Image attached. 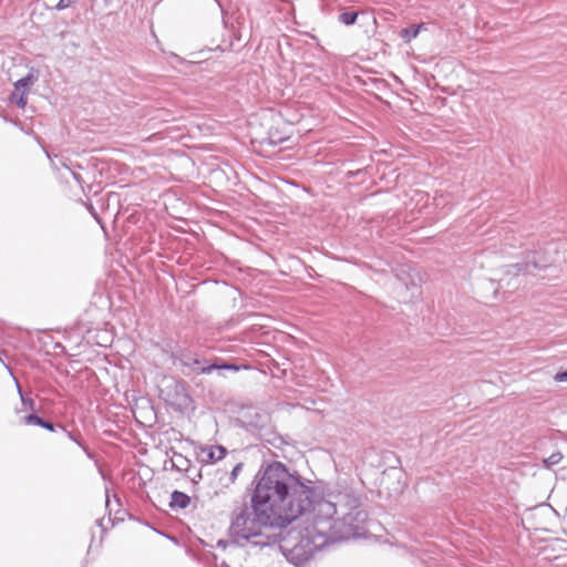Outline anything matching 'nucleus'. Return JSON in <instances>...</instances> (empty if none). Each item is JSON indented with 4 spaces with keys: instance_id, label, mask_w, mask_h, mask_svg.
Wrapping results in <instances>:
<instances>
[{
    "instance_id": "19",
    "label": "nucleus",
    "mask_w": 567,
    "mask_h": 567,
    "mask_svg": "<svg viewBox=\"0 0 567 567\" xmlns=\"http://www.w3.org/2000/svg\"><path fill=\"white\" fill-rule=\"evenodd\" d=\"M17 386H18V392H19V394H20V398H21L22 404H23L25 408L30 409V410H34V409H35V406H34V405H35L34 400H33V399H30V398H25V396L23 395V393H22V390H21L20 385H19V384H17Z\"/></svg>"
},
{
    "instance_id": "10",
    "label": "nucleus",
    "mask_w": 567,
    "mask_h": 567,
    "mask_svg": "<svg viewBox=\"0 0 567 567\" xmlns=\"http://www.w3.org/2000/svg\"><path fill=\"white\" fill-rule=\"evenodd\" d=\"M318 511L319 514H322L326 518H332L337 514V507L334 503L323 499L322 493L319 491L318 501L313 503V507L309 511Z\"/></svg>"
},
{
    "instance_id": "13",
    "label": "nucleus",
    "mask_w": 567,
    "mask_h": 567,
    "mask_svg": "<svg viewBox=\"0 0 567 567\" xmlns=\"http://www.w3.org/2000/svg\"><path fill=\"white\" fill-rule=\"evenodd\" d=\"M23 422L27 425H39L41 427H44L51 432L54 431V424L45 421L44 419L38 416L37 414H29L23 417Z\"/></svg>"
},
{
    "instance_id": "17",
    "label": "nucleus",
    "mask_w": 567,
    "mask_h": 567,
    "mask_svg": "<svg viewBox=\"0 0 567 567\" xmlns=\"http://www.w3.org/2000/svg\"><path fill=\"white\" fill-rule=\"evenodd\" d=\"M10 101L19 107H24L27 105V93L14 89L10 94Z\"/></svg>"
},
{
    "instance_id": "14",
    "label": "nucleus",
    "mask_w": 567,
    "mask_h": 567,
    "mask_svg": "<svg viewBox=\"0 0 567 567\" xmlns=\"http://www.w3.org/2000/svg\"><path fill=\"white\" fill-rule=\"evenodd\" d=\"M37 81H38V76L33 72H30L28 75L18 80L14 83V89H17L18 91H24L25 93H28V90L30 89V86H32Z\"/></svg>"
},
{
    "instance_id": "29",
    "label": "nucleus",
    "mask_w": 567,
    "mask_h": 567,
    "mask_svg": "<svg viewBox=\"0 0 567 567\" xmlns=\"http://www.w3.org/2000/svg\"><path fill=\"white\" fill-rule=\"evenodd\" d=\"M114 498H115V502H116L117 504H120V499L117 498V496H116V495H114Z\"/></svg>"
},
{
    "instance_id": "16",
    "label": "nucleus",
    "mask_w": 567,
    "mask_h": 567,
    "mask_svg": "<svg viewBox=\"0 0 567 567\" xmlns=\"http://www.w3.org/2000/svg\"><path fill=\"white\" fill-rule=\"evenodd\" d=\"M357 18H358L357 11L344 10L339 14L338 20L346 25H352L355 23Z\"/></svg>"
},
{
    "instance_id": "24",
    "label": "nucleus",
    "mask_w": 567,
    "mask_h": 567,
    "mask_svg": "<svg viewBox=\"0 0 567 567\" xmlns=\"http://www.w3.org/2000/svg\"><path fill=\"white\" fill-rule=\"evenodd\" d=\"M128 515L127 512L123 511L121 512V514H118V516H115L113 522L114 520H124V516Z\"/></svg>"
},
{
    "instance_id": "2",
    "label": "nucleus",
    "mask_w": 567,
    "mask_h": 567,
    "mask_svg": "<svg viewBox=\"0 0 567 567\" xmlns=\"http://www.w3.org/2000/svg\"><path fill=\"white\" fill-rule=\"evenodd\" d=\"M265 507L252 503L251 507L243 506L233 512L229 536L233 542L243 546L250 543L254 546L265 547L277 544L281 533L280 527L287 525Z\"/></svg>"
},
{
    "instance_id": "3",
    "label": "nucleus",
    "mask_w": 567,
    "mask_h": 567,
    "mask_svg": "<svg viewBox=\"0 0 567 567\" xmlns=\"http://www.w3.org/2000/svg\"><path fill=\"white\" fill-rule=\"evenodd\" d=\"M282 528L278 530L281 536L278 537L277 543L286 558L296 566L305 564L319 550L320 545L311 539L309 529L302 532L292 528L285 532Z\"/></svg>"
},
{
    "instance_id": "12",
    "label": "nucleus",
    "mask_w": 567,
    "mask_h": 567,
    "mask_svg": "<svg viewBox=\"0 0 567 567\" xmlns=\"http://www.w3.org/2000/svg\"><path fill=\"white\" fill-rule=\"evenodd\" d=\"M190 503V497L183 493V492H179V491H174L171 495V502H169V506L172 508H186Z\"/></svg>"
},
{
    "instance_id": "9",
    "label": "nucleus",
    "mask_w": 567,
    "mask_h": 567,
    "mask_svg": "<svg viewBox=\"0 0 567 567\" xmlns=\"http://www.w3.org/2000/svg\"><path fill=\"white\" fill-rule=\"evenodd\" d=\"M52 166L56 171H61V168L64 169V172L61 173V177L65 178L68 182V176H72L79 184L82 183L81 175L78 174L72 169V167L69 164V161L63 157L55 156V159H51Z\"/></svg>"
},
{
    "instance_id": "25",
    "label": "nucleus",
    "mask_w": 567,
    "mask_h": 567,
    "mask_svg": "<svg viewBox=\"0 0 567 567\" xmlns=\"http://www.w3.org/2000/svg\"><path fill=\"white\" fill-rule=\"evenodd\" d=\"M128 515L127 512L123 511L121 512V514H118V516H115L113 522L114 520H124V516Z\"/></svg>"
},
{
    "instance_id": "28",
    "label": "nucleus",
    "mask_w": 567,
    "mask_h": 567,
    "mask_svg": "<svg viewBox=\"0 0 567 567\" xmlns=\"http://www.w3.org/2000/svg\"><path fill=\"white\" fill-rule=\"evenodd\" d=\"M97 524L101 528H103V518L101 519H97ZM104 532V529H102V533Z\"/></svg>"
},
{
    "instance_id": "26",
    "label": "nucleus",
    "mask_w": 567,
    "mask_h": 567,
    "mask_svg": "<svg viewBox=\"0 0 567 567\" xmlns=\"http://www.w3.org/2000/svg\"><path fill=\"white\" fill-rule=\"evenodd\" d=\"M99 466V471H100V474L102 475L103 480H106V474L104 472V470L102 468V466L97 465Z\"/></svg>"
},
{
    "instance_id": "11",
    "label": "nucleus",
    "mask_w": 567,
    "mask_h": 567,
    "mask_svg": "<svg viewBox=\"0 0 567 567\" xmlns=\"http://www.w3.org/2000/svg\"><path fill=\"white\" fill-rule=\"evenodd\" d=\"M227 453V450L221 445H214L210 447L203 449L202 454L205 455V462H217L223 460Z\"/></svg>"
},
{
    "instance_id": "5",
    "label": "nucleus",
    "mask_w": 567,
    "mask_h": 567,
    "mask_svg": "<svg viewBox=\"0 0 567 567\" xmlns=\"http://www.w3.org/2000/svg\"><path fill=\"white\" fill-rule=\"evenodd\" d=\"M344 497L350 498L348 502L350 511L343 514L342 523L349 527L347 534L354 535L362 528L363 523L368 518V513L361 508V503L358 497H352L349 494L344 495Z\"/></svg>"
},
{
    "instance_id": "23",
    "label": "nucleus",
    "mask_w": 567,
    "mask_h": 567,
    "mask_svg": "<svg viewBox=\"0 0 567 567\" xmlns=\"http://www.w3.org/2000/svg\"><path fill=\"white\" fill-rule=\"evenodd\" d=\"M555 380L557 382H567V370L556 373Z\"/></svg>"
},
{
    "instance_id": "21",
    "label": "nucleus",
    "mask_w": 567,
    "mask_h": 567,
    "mask_svg": "<svg viewBox=\"0 0 567 567\" xmlns=\"http://www.w3.org/2000/svg\"><path fill=\"white\" fill-rule=\"evenodd\" d=\"M241 470H243V463H238L235 465V467L230 472V477H229L231 483H234L236 481V478Z\"/></svg>"
},
{
    "instance_id": "18",
    "label": "nucleus",
    "mask_w": 567,
    "mask_h": 567,
    "mask_svg": "<svg viewBox=\"0 0 567 567\" xmlns=\"http://www.w3.org/2000/svg\"><path fill=\"white\" fill-rule=\"evenodd\" d=\"M173 466L178 471H186L189 461L179 453H175L173 456Z\"/></svg>"
},
{
    "instance_id": "7",
    "label": "nucleus",
    "mask_w": 567,
    "mask_h": 567,
    "mask_svg": "<svg viewBox=\"0 0 567 567\" xmlns=\"http://www.w3.org/2000/svg\"><path fill=\"white\" fill-rule=\"evenodd\" d=\"M543 265H539L536 259V254H533L532 259H528L526 262L522 264H513L506 266V275L517 276L518 274H532L534 269L543 268Z\"/></svg>"
},
{
    "instance_id": "4",
    "label": "nucleus",
    "mask_w": 567,
    "mask_h": 567,
    "mask_svg": "<svg viewBox=\"0 0 567 567\" xmlns=\"http://www.w3.org/2000/svg\"><path fill=\"white\" fill-rule=\"evenodd\" d=\"M159 396L176 410L184 411L190 408L192 398L186 385L173 377H165L159 385Z\"/></svg>"
},
{
    "instance_id": "27",
    "label": "nucleus",
    "mask_w": 567,
    "mask_h": 567,
    "mask_svg": "<svg viewBox=\"0 0 567 567\" xmlns=\"http://www.w3.org/2000/svg\"><path fill=\"white\" fill-rule=\"evenodd\" d=\"M113 165H117V163H112V162L109 159V167H107L109 173L112 171V166H113Z\"/></svg>"
},
{
    "instance_id": "6",
    "label": "nucleus",
    "mask_w": 567,
    "mask_h": 567,
    "mask_svg": "<svg viewBox=\"0 0 567 567\" xmlns=\"http://www.w3.org/2000/svg\"><path fill=\"white\" fill-rule=\"evenodd\" d=\"M181 363L188 368L190 371L195 373H210L213 370H219V369H228V370H237L238 368L230 364H216L212 363L208 364L205 359H200L197 357H194L192 353H183L181 357Z\"/></svg>"
},
{
    "instance_id": "8",
    "label": "nucleus",
    "mask_w": 567,
    "mask_h": 567,
    "mask_svg": "<svg viewBox=\"0 0 567 567\" xmlns=\"http://www.w3.org/2000/svg\"><path fill=\"white\" fill-rule=\"evenodd\" d=\"M96 207L103 213L106 209V202L103 196H100L96 192L92 198H90V203L87 204V209L95 218V220L100 224L102 230L106 235V227L104 225L103 218L97 213Z\"/></svg>"
},
{
    "instance_id": "22",
    "label": "nucleus",
    "mask_w": 567,
    "mask_h": 567,
    "mask_svg": "<svg viewBox=\"0 0 567 567\" xmlns=\"http://www.w3.org/2000/svg\"><path fill=\"white\" fill-rule=\"evenodd\" d=\"M72 4V0H59L56 9L62 10L69 8Z\"/></svg>"
},
{
    "instance_id": "20",
    "label": "nucleus",
    "mask_w": 567,
    "mask_h": 567,
    "mask_svg": "<svg viewBox=\"0 0 567 567\" xmlns=\"http://www.w3.org/2000/svg\"><path fill=\"white\" fill-rule=\"evenodd\" d=\"M563 460V454L560 452L553 453L548 458L545 460L547 465H556Z\"/></svg>"
},
{
    "instance_id": "15",
    "label": "nucleus",
    "mask_w": 567,
    "mask_h": 567,
    "mask_svg": "<svg viewBox=\"0 0 567 567\" xmlns=\"http://www.w3.org/2000/svg\"><path fill=\"white\" fill-rule=\"evenodd\" d=\"M423 24H411L408 28H404L400 31V37L405 41L410 42L412 39L416 38L422 29Z\"/></svg>"
},
{
    "instance_id": "1",
    "label": "nucleus",
    "mask_w": 567,
    "mask_h": 567,
    "mask_svg": "<svg viewBox=\"0 0 567 567\" xmlns=\"http://www.w3.org/2000/svg\"><path fill=\"white\" fill-rule=\"evenodd\" d=\"M254 484L251 503L265 507L286 525L309 513L319 497V488L311 480L279 461L262 463Z\"/></svg>"
}]
</instances>
